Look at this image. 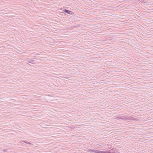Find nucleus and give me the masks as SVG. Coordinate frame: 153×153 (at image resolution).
Returning a JSON list of instances; mask_svg holds the SVG:
<instances>
[{"label": "nucleus", "mask_w": 153, "mask_h": 153, "mask_svg": "<svg viewBox=\"0 0 153 153\" xmlns=\"http://www.w3.org/2000/svg\"><path fill=\"white\" fill-rule=\"evenodd\" d=\"M91 152L92 153H112L111 152L109 151H100L99 150H92L91 151Z\"/></svg>", "instance_id": "1"}, {"label": "nucleus", "mask_w": 153, "mask_h": 153, "mask_svg": "<svg viewBox=\"0 0 153 153\" xmlns=\"http://www.w3.org/2000/svg\"><path fill=\"white\" fill-rule=\"evenodd\" d=\"M26 61L27 63H30L32 64H34L35 63V61L33 59H27L26 60Z\"/></svg>", "instance_id": "2"}, {"label": "nucleus", "mask_w": 153, "mask_h": 153, "mask_svg": "<svg viewBox=\"0 0 153 153\" xmlns=\"http://www.w3.org/2000/svg\"><path fill=\"white\" fill-rule=\"evenodd\" d=\"M63 11L65 13H68L69 14H73V13L72 12V11L67 10H63Z\"/></svg>", "instance_id": "3"}, {"label": "nucleus", "mask_w": 153, "mask_h": 153, "mask_svg": "<svg viewBox=\"0 0 153 153\" xmlns=\"http://www.w3.org/2000/svg\"><path fill=\"white\" fill-rule=\"evenodd\" d=\"M27 144H29V145H32V144L31 143H30V142L27 143Z\"/></svg>", "instance_id": "4"}, {"label": "nucleus", "mask_w": 153, "mask_h": 153, "mask_svg": "<svg viewBox=\"0 0 153 153\" xmlns=\"http://www.w3.org/2000/svg\"><path fill=\"white\" fill-rule=\"evenodd\" d=\"M23 142H25V143H27V142H26L25 141H23Z\"/></svg>", "instance_id": "5"}, {"label": "nucleus", "mask_w": 153, "mask_h": 153, "mask_svg": "<svg viewBox=\"0 0 153 153\" xmlns=\"http://www.w3.org/2000/svg\"><path fill=\"white\" fill-rule=\"evenodd\" d=\"M23 142H25V143H27V142H26L25 141H23Z\"/></svg>", "instance_id": "6"}, {"label": "nucleus", "mask_w": 153, "mask_h": 153, "mask_svg": "<svg viewBox=\"0 0 153 153\" xmlns=\"http://www.w3.org/2000/svg\"><path fill=\"white\" fill-rule=\"evenodd\" d=\"M23 141H22L21 142V143H23V142H24Z\"/></svg>", "instance_id": "7"}]
</instances>
